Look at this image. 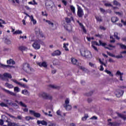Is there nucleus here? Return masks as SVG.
Listing matches in <instances>:
<instances>
[{
    "instance_id": "60",
    "label": "nucleus",
    "mask_w": 126,
    "mask_h": 126,
    "mask_svg": "<svg viewBox=\"0 0 126 126\" xmlns=\"http://www.w3.org/2000/svg\"><path fill=\"white\" fill-rule=\"evenodd\" d=\"M22 110H23V111H24V112H28V108H22Z\"/></svg>"
},
{
    "instance_id": "15",
    "label": "nucleus",
    "mask_w": 126,
    "mask_h": 126,
    "mask_svg": "<svg viewBox=\"0 0 126 126\" xmlns=\"http://www.w3.org/2000/svg\"><path fill=\"white\" fill-rule=\"evenodd\" d=\"M37 64L39 65V66L42 67V66H43V67H47L48 66V64L47 63V62H43L42 63H37Z\"/></svg>"
},
{
    "instance_id": "3",
    "label": "nucleus",
    "mask_w": 126,
    "mask_h": 126,
    "mask_svg": "<svg viewBox=\"0 0 126 126\" xmlns=\"http://www.w3.org/2000/svg\"><path fill=\"white\" fill-rule=\"evenodd\" d=\"M107 44L106 43H103L102 42V41L99 40V43L97 42L96 41H92V47L95 51H98V49H97V47L95 46H102L103 47H105Z\"/></svg>"
},
{
    "instance_id": "35",
    "label": "nucleus",
    "mask_w": 126,
    "mask_h": 126,
    "mask_svg": "<svg viewBox=\"0 0 126 126\" xmlns=\"http://www.w3.org/2000/svg\"><path fill=\"white\" fill-rule=\"evenodd\" d=\"M105 72H106V73H107V74H109L110 76H114V74H113V73H112V72H111L110 71L106 69L105 70Z\"/></svg>"
},
{
    "instance_id": "55",
    "label": "nucleus",
    "mask_w": 126,
    "mask_h": 126,
    "mask_svg": "<svg viewBox=\"0 0 126 126\" xmlns=\"http://www.w3.org/2000/svg\"><path fill=\"white\" fill-rule=\"evenodd\" d=\"M116 14L119 15V16H123V13L119 12H115Z\"/></svg>"
},
{
    "instance_id": "56",
    "label": "nucleus",
    "mask_w": 126,
    "mask_h": 126,
    "mask_svg": "<svg viewBox=\"0 0 126 126\" xmlns=\"http://www.w3.org/2000/svg\"><path fill=\"white\" fill-rule=\"evenodd\" d=\"M81 29H82V30H83V32H84V33L86 34L87 31H86V29H85V28L84 27H83V28H81Z\"/></svg>"
},
{
    "instance_id": "20",
    "label": "nucleus",
    "mask_w": 126,
    "mask_h": 126,
    "mask_svg": "<svg viewBox=\"0 0 126 126\" xmlns=\"http://www.w3.org/2000/svg\"><path fill=\"white\" fill-rule=\"evenodd\" d=\"M61 51H60V50H56L52 54V55L54 56H60V55H61Z\"/></svg>"
},
{
    "instance_id": "6",
    "label": "nucleus",
    "mask_w": 126,
    "mask_h": 126,
    "mask_svg": "<svg viewBox=\"0 0 126 126\" xmlns=\"http://www.w3.org/2000/svg\"><path fill=\"white\" fill-rule=\"evenodd\" d=\"M0 78H1L2 80H6V81H8V79L7 78H12V76H11V74L8 73H5L3 74V75L0 74Z\"/></svg>"
},
{
    "instance_id": "49",
    "label": "nucleus",
    "mask_w": 126,
    "mask_h": 126,
    "mask_svg": "<svg viewBox=\"0 0 126 126\" xmlns=\"http://www.w3.org/2000/svg\"><path fill=\"white\" fill-rule=\"evenodd\" d=\"M8 66H9V65H4L1 63H0V67H3V68H5V67H8Z\"/></svg>"
},
{
    "instance_id": "59",
    "label": "nucleus",
    "mask_w": 126,
    "mask_h": 126,
    "mask_svg": "<svg viewBox=\"0 0 126 126\" xmlns=\"http://www.w3.org/2000/svg\"><path fill=\"white\" fill-rule=\"evenodd\" d=\"M100 10L101 12H102V13H105L106 12V11L105 10V9H104L102 8H100Z\"/></svg>"
},
{
    "instance_id": "63",
    "label": "nucleus",
    "mask_w": 126,
    "mask_h": 126,
    "mask_svg": "<svg viewBox=\"0 0 126 126\" xmlns=\"http://www.w3.org/2000/svg\"><path fill=\"white\" fill-rule=\"evenodd\" d=\"M49 126H57L55 123H50L49 125Z\"/></svg>"
},
{
    "instance_id": "2",
    "label": "nucleus",
    "mask_w": 126,
    "mask_h": 126,
    "mask_svg": "<svg viewBox=\"0 0 126 126\" xmlns=\"http://www.w3.org/2000/svg\"><path fill=\"white\" fill-rule=\"evenodd\" d=\"M81 55L83 57H85L86 59H92V54L91 52L85 48H82L80 50Z\"/></svg>"
},
{
    "instance_id": "31",
    "label": "nucleus",
    "mask_w": 126,
    "mask_h": 126,
    "mask_svg": "<svg viewBox=\"0 0 126 126\" xmlns=\"http://www.w3.org/2000/svg\"><path fill=\"white\" fill-rule=\"evenodd\" d=\"M119 117L121 118V119H123L124 121H126V115L121 114H118Z\"/></svg>"
},
{
    "instance_id": "46",
    "label": "nucleus",
    "mask_w": 126,
    "mask_h": 126,
    "mask_svg": "<svg viewBox=\"0 0 126 126\" xmlns=\"http://www.w3.org/2000/svg\"><path fill=\"white\" fill-rule=\"evenodd\" d=\"M25 119V120H26V121H30V120H34V118H33V117H31L30 116H26Z\"/></svg>"
},
{
    "instance_id": "48",
    "label": "nucleus",
    "mask_w": 126,
    "mask_h": 126,
    "mask_svg": "<svg viewBox=\"0 0 126 126\" xmlns=\"http://www.w3.org/2000/svg\"><path fill=\"white\" fill-rule=\"evenodd\" d=\"M0 106H1V107H8V106H7V103H3V102H1V103H0Z\"/></svg>"
},
{
    "instance_id": "1",
    "label": "nucleus",
    "mask_w": 126,
    "mask_h": 126,
    "mask_svg": "<svg viewBox=\"0 0 126 126\" xmlns=\"http://www.w3.org/2000/svg\"><path fill=\"white\" fill-rule=\"evenodd\" d=\"M22 69L28 74H32L33 72H35V70L30 67V65L28 63H25L23 64Z\"/></svg>"
},
{
    "instance_id": "5",
    "label": "nucleus",
    "mask_w": 126,
    "mask_h": 126,
    "mask_svg": "<svg viewBox=\"0 0 126 126\" xmlns=\"http://www.w3.org/2000/svg\"><path fill=\"white\" fill-rule=\"evenodd\" d=\"M63 107H64L67 111L71 110V105L69 104V98H66L65 100L64 103L63 104Z\"/></svg>"
},
{
    "instance_id": "33",
    "label": "nucleus",
    "mask_w": 126,
    "mask_h": 126,
    "mask_svg": "<svg viewBox=\"0 0 126 126\" xmlns=\"http://www.w3.org/2000/svg\"><path fill=\"white\" fill-rule=\"evenodd\" d=\"M70 8L73 13H75V7L73 5H70Z\"/></svg>"
},
{
    "instance_id": "23",
    "label": "nucleus",
    "mask_w": 126,
    "mask_h": 126,
    "mask_svg": "<svg viewBox=\"0 0 126 126\" xmlns=\"http://www.w3.org/2000/svg\"><path fill=\"white\" fill-rule=\"evenodd\" d=\"M89 65L91 66V67H93V68H97V65H96V64L94 63H93L90 62L89 63Z\"/></svg>"
},
{
    "instance_id": "29",
    "label": "nucleus",
    "mask_w": 126,
    "mask_h": 126,
    "mask_svg": "<svg viewBox=\"0 0 126 126\" xmlns=\"http://www.w3.org/2000/svg\"><path fill=\"white\" fill-rule=\"evenodd\" d=\"M29 4H32V5H37L38 4V3L36 2V0H32V1H30L28 2Z\"/></svg>"
},
{
    "instance_id": "17",
    "label": "nucleus",
    "mask_w": 126,
    "mask_h": 126,
    "mask_svg": "<svg viewBox=\"0 0 126 126\" xmlns=\"http://www.w3.org/2000/svg\"><path fill=\"white\" fill-rule=\"evenodd\" d=\"M124 94V91L123 90H119L117 93H116V95L117 97L118 98H120V97L123 96V94Z\"/></svg>"
},
{
    "instance_id": "58",
    "label": "nucleus",
    "mask_w": 126,
    "mask_h": 126,
    "mask_svg": "<svg viewBox=\"0 0 126 126\" xmlns=\"http://www.w3.org/2000/svg\"><path fill=\"white\" fill-rule=\"evenodd\" d=\"M65 20H66V22H67V23H69V22H70V21H71L70 19H69L68 18H66Z\"/></svg>"
},
{
    "instance_id": "40",
    "label": "nucleus",
    "mask_w": 126,
    "mask_h": 126,
    "mask_svg": "<svg viewBox=\"0 0 126 126\" xmlns=\"http://www.w3.org/2000/svg\"><path fill=\"white\" fill-rule=\"evenodd\" d=\"M88 114H85L84 117L82 118V121H83L84 122L86 121L87 119H88Z\"/></svg>"
},
{
    "instance_id": "50",
    "label": "nucleus",
    "mask_w": 126,
    "mask_h": 126,
    "mask_svg": "<svg viewBox=\"0 0 126 126\" xmlns=\"http://www.w3.org/2000/svg\"><path fill=\"white\" fill-rule=\"evenodd\" d=\"M41 13H42V15H43V16H45L46 17H47V16H48V14L47 13L46 11H42L41 12Z\"/></svg>"
},
{
    "instance_id": "32",
    "label": "nucleus",
    "mask_w": 126,
    "mask_h": 126,
    "mask_svg": "<svg viewBox=\"0 0 126 126\" xmlns=\"http://www.w3.org/2000/svg\"><path fill=\"white\" fill-rule=\"evenodd\" d=\"M45 22L48 23L49 25H50L51 27H54V23L52 22L51 21L49 20H45Z\"/></svg>"
},
{
    "instance_id": "25",
    "label": "nucleus",
    "mask_w": 126,
    "mask_h": 126,
    "mask_svg": "<svg viewBox=\"0 0 126 126\" xmlns=\"http://www.w3.org/2000/svg\"><path fill=\"white\" fill-rule=\"evenodd\" d=\"M5 86L6 87H7L8 88H9L10 89L13 88V85H12V84H9L8 83H6L5 84Z\"/></svg>"
},
{
    "instance_id": "7",
    "label": "nucleus",
    "mask_w": 126,
    "mask_h": 126,
    "mask_svg": "<svg viewBox=\"0 0 126 126\" xmlns=\"http://www.w3.org/2000/svg\"><path fill=\"white\" fill-rule=\"evenodd\" d=\"M41 41L40 39L36 40L34 43L32 44V47L35 50H39L41 48L40 44Z\"/></svg>"
},
{
    "instance_id": "36",
    "label": "nucleus",
    "mask_w": 126,
    "mask_h": 126,
    "mask_svg": "<svg viewBox=\"0 0 126 126\" xmlns=\"http://www.w3.org/2000/svg\"><path fill=\"white\" fill-rule=\"evenodd\" d=\"M14 91L16 93H18V92H20V89H19V88L18 87H15L14 88Z\"/></svg>"
},
{
    "instance_id": "18",
    "label": "nucleus",
    "mask_w": 126,
    "mask_h": 126,
    "mask_svg": "<svg viewBox=\"0 0 126 126\" xmlns=\"http://www.w3.org/2000/svg\"><path fill=\"white\" fill-rule=\"evenodd\" d=\"M64 28L67 30V31H71L72 30V27L70 25H68L67 26H64Z\"/></svg>"
},
{
    "instance_id": "27",
    "label": "nucleus",
    "mask_w": 126,
    "mask_h": 126,
    "mask_svg": "<svg viewBox=\"0 0 126 126\" xmlns=\"http://www.w3.org/2000/svg\"><path fill=\"white\" fill-rule=\"evenodd\" d=\"M8 1H11L13 4L15 5V3H18L19 4L20 1L19 0H8Z\"/></svg>"
},
{
    "instance_id": "14",
    "label": "nucleus",
    "mask_w": 126,
    "mask_h": 126,
    "mask_svg": "<svg viewBox=\"0 0 126 126\" xmlns=\"http://www.w3.org/2000/svg\"><path fill=\"white\" fill-rule=\"evenodd\" d=\"M37 125H42V126H48V123L47 122L43 120V121H40L38 120L37 121Z\"/></svg>"
},
{
    "instance_id": "21",
    "label": "nucleus",
    "mask_w": 126,
    "mask_h": 126,
    "mask_svg": "<svg viewBox=\"0 0 126 126\" xmlns=\"http://www.w3.org/2000/svg\"><path fill=\"white\" fill-rule=\"evenodd\" d=\"M30 19L32 22L33 25L37 24V21L35 19H34V17H33V15H31Z\"/></svg>"
},
{
    "instance_id": "64",
    "label": "nucleus",
    "mask_w": 126,
    "mask_h": 126,
    "mask_svg": "<svg viewBox=\"0 0 126 126\" xmlns=\"http://www.w3.org/2000/svg\"><path fill=\"white\" fill-rule=\"evenodd\" d=\"M121 22L123 23L125 26L126 25V21L125 22L124 20H121Z\"/></svg>"
},
{
    "instance_id": "24",
    "label": "nucleus",
    "mask_w": 126,
    "mask_h": 126,
    "mask_svg": "<svg viewBox=\"0 0 126 126\" xmlns=\"http://www.w3.org/2000/svg\"><path fill=\"white\" fill-rule=\"evenodd\" d=\"M111 21L113 23H115V22H117V21H119V18L117 17H113L111 18Z\"/></svg>"
},
{
    "instance_id": "8",
    "label": "nucleus",
    "mask_w": 126,
    "mask_h": 126,
    "mask_svg": "<svg viewBox=\"0 0 126 126\" xmlns=\"http://www.w3.org/2000/svg\"><path fill=\"white\" fill-rule=\"evenodd\" d=\"M77 16L78 17L81 18L83 17V15H84V12L83 10L79 5H77Z\"/></svg>"
},
{
    "instance_id": "45",
    "label": "nucleus",
    "mask_w": 126,
    "mask_h": 126,
    "mask_svg": "<svg viewBox=\"0 0 126 126\" xmlns=\"http://www.w3.org/2000/svg\"><path fill=\"white\" fill-rule=\"evenodd\" d=\"M22 94H23L24 95L28 94V91L27 90H24L22 91Z\"/></svg>"
},
{
    "instance_id": "43",
    "label": "nucleus",
    "mask_w": 126,
    "mask_h": 126,
    "mask_svg": "<svg viewBox=\"0 0 126 126\" xmlns=\"http://www.w3.org/2000/svg\"><path fill=\"white\" fill-rule=\"evenodd\" d=\"M95 18H96L97 21H98V22H102V17H101V16H96V17H95Z\"/></svg>"
},
{
    "instance_id": "9",
    "label": "nucleus",
    "mask_w": 126,
    "mask_h": 126,
    "mask_svg": "<svg viewBox=\"0 0 126 126\" xmlns=\"http://www.w3.org/2000/svg\"><path fill=\"white\" fill-rule=\"evenodd\" d=\"M11 80L12 81H13V82H14L16 84H17V85H19V86H20L21 87H23V88H29L28 86H27L25 84H22L20 82H18L17 81V80L15 79H12Z\"/></svg>"
},
{
    "instance_id": "12",
    "label": "nucleus",
    "mask_w": 126,
    "mask_h": 126,
    "mask_svg": "<svg viewBox=\"0 0 126 126\" xmlns=\"http://www.w3.org/2000/svg\"><path fill=\"white\" fill-rule=\"evenodd\" d=\"M46 6H51V7H53L54 6V2L51 0H47L45 3Z\"/></svg>"
},
{
    "instance_id": "47",
    "label": "nucleus",
    "mask_w": 126,
    "mask_h": 126,
    "mask_svg": "<svg viewBox=\"0 0 126 126\" xmlns=\"http://www.w3.org/2000/svg\"><path fill=\"white\" fill-rule=\"evenodd\" d=\"M79 68L80 69H81L82 70H83V71H87V69H86L85 67H84V66H79Z\"/></svg>"
},
{
    "instance_id": "13",
    "label": "nucleus",
    "mask_w": 126,
    "mask_h": 126,
    "mask_svg": "<svg viewBox=\"0 0 126 126\" xmlns=\"http://www.w3.org/2000/svg\"><path fill=\"white\" fill-rule=\"evenodd\" d=\"M71 63L72 64H75L76 65H79V62L77 59L75 58H71Z\"/></svg>"
},
{
    "instance_id": "19",
    "label": "nucleus",
    "mask_w": 126,
    "mask_h": 126,
    "mask_svg": "<svg viewBox=\"0 0 126 126\" xmlns=\"http://www.w3.org/2000/svg\"><path fill=\"white\" fill-rule=\"evenodd\" d=\"M16 103H17V104H19L20 106H21V107H24V108H26L27 107V105H26L24 103L22 102V101H20L19 102L18 101L15 100Z\"/></svg>"
},
{
    "instance_id": "4",
    "label": "nucleus",
    "mask_w": 126,
    "mask_h": 126,
    "mask_svg": "<svg viewBox=\"0 0 126 126\" xmlns=\"http://www.w3.org/2000/svg\"><path fill=\"white\" fill-rule=\"evenodd\" d=\"M39 97L43 98V99H46V100H52L53 99L52 95L46 93H41L39 94Z\"/></svg>"
},
{
    "instance_id": "10",
    "label": "nucleus",
    "mask_w": 126,
    "mask_h": 126,
    "mask_svg": "<svg viewBox=\"0 0 126 126\" xmlns=\"http://www.w3.org/2000/svg\"><path fill=\"white\" fill-rule=\"evenodd\" d=\"M112 119H109L108 120V125L110 126H120V124L118 123L117 122H111Z\"/></svg>"
},
{
    "instance_id": "41",
    "label": "nucleus",
    "mask_w": 126,
    "mask_h": 126,
    "mask_svg": "<svg viewBox=\"0 0 126 126\" xmlns=\"http://www.w3.org/2000/svg\"><path fill=\"white\" fill-rule=\"evenodd\" d=\"M35 34H41L40 32V29L39 28H36L35 29Z\"/></svg>"
},
{
    "instance_id": "16",
    "label": "nucleus",
    "mask_w": 126,
    "mask_h": 126,
    "mask_svg": "<svg viewBox=\"0 0 126 126\" xmlns=\"http://www.w3.org/2000/svg\"><path fill=\"white\" fill-rule=\"evenodd\" d=\"M4 91L6 92L7 94H9V95H11L12 96H16V94L9 90H7L5 89H3Z\"/></svg>"
},
{
    "instance_id": "51",
    "label": "nucleus",
    "mask_w": 126,
    "mask_h": 126,
    "mask_svg": "<svg viewBox=\"0 0 126 126\" xmlns=\"http://www.w3.org/2000/svg\"><path fill=\"white\" fill-rule=\"evenodd\" d=\"M42 112L43 113V114H44V115H45V116H49V117H53V115L50 114H48V113L45 112V111H44V110H42Z\"/></svg>"
},
{
    "instance_id": "11",
    "label": "nucleus",
    "mask_w": 126,
    "mask_h": 126,
    "mask_svg": "<svg viewBox=\"0 0 126 126\" xmlns=\"http://www.w3.org/2000/svg\"><path fill=\"white\" fill-rule=\"evenodd\" d=\"M30 113L32 115H33L34 117H35V118H40L41 117V114L40 113H37L33 110H30Z\"/></svg>"
},
{
    "instance_id": "52",
    "label": "nucleus",
    "mask_w": 126,
    "mask_h": 126,
    "mask_svg": "<svg viewBox=\"0 0 126 126\" xmlns=\"http://www.w3.org/2000/svg\"><path fill=\"white\" fill-rule=\"evenodd\" d=\"M114 37L116 38L117 40H119L120 38L119 36H118V32H115L114 33Z\"/></svg>"
},
{
    "instance_id": "54",
    "label": "nucleus",
    "mask_w": 126,
    "mask_h": 126,
    "mask_svg": "<svg viewBox=\"0 0 126 126\" xmlns=\"http://www.w3.org/2000/svg\"><path fill=\"white\" fill-rule=\"evenodd\" d=\"M116 59H122V58H123V55H122V54L120 55H117L115 56V57Z\"/></svg>"
},
{
    "instance_id": "44",
    "label": "nucleus",
    "mask_w": 126,
    "mask_h": 126,
    "mask_svg": "<svg viewBox=\"0 0 126 126\" xmlns=\"http://www.w3.org/2000/svg\"><path fill=\"white\" fill-rule=\"evenodd\" d=\"M90 120L91 121H96V120H98V117L97 116H94L92 117Z\"/></svg>"
},
{
    "instance_id": "53",
    "label": "nucleus",
    "mask_w": 126,
    "mask_h": 126,
    "mask_svg": "<svg viewBox=\"0 0 126 126\" xmlns=\"http://www.w3.org/2000/svg\"><path fill=\"white\" fill-rule=\"evenodd\" d=\"M110 38L111 39V40H110V43H115V39H114V38H113V36H110Z\"/></svg>"
},
{
    "instance_id": "61",
    "label": "nucleus",
    "mask_w": 126,
    "mask_h": 126,
    "mask_svg": "<svg viewBox=\"0 0 126 126\" xmlns=\"http://www.w3.org/2000/svg\"><path fill=\"white\" fill-rule=\"evenodd\" d=\"M99 28L101 30H103L104 31V30H106V28L103 27V26H100Z\"/></svg>"
},
{
    "instance_id": "34",
    "label": "nucleus",
    "mask_w": 126,
    "mask_h": 126,
    "mask_svg": "<svg viewBox=\"0 0 126 126\" xmlns=\"http://www.w3.org/2000/svg\"><path fill=\"white\" fill-rule=\"evenodd\" d=\"M115 75H116V76H121L122 75H124V73H122L121 71L118 70L117 71Z\"/></svg>"
},
{
    "instance_id": "37",
    "label": "nucleus",
    "mask_w": 126,
    "mask_h": 126,
    "mask_svg": "<svg viewBox=\"0 0 126 126\" xmlns=\"http://www.w3.org/2000/svg\"><path fill=\"white\" fill-rule=\"evenodd\" d=\"M117 45H119L121 49H124V50H126V46L122 44V43H117Z\"/></svg>"
},
{
    "instance_id": "26",
    "label": "nucleus",
    "mask_w": 126,
    "mask_h": 126,
    "mask_svg": "<svg viewBox=\"0 0 126 126\" xmlns=\"http://www.w3.org/2000/svg\"><path fill=\"white\" fill-rule=\"evenodd\" d=\"M19 49L20 50V51H27V47L24 46H19Z\"/></svg>"
},
{
    "instance_id": "57",
    "label": "nucleus",
    "mask_w": 126,
    "mask_h": 126,
    "mask_svg": "<svg viewBox=\"0 0 126 126\" xmlns=\"http://www.w3.org/2000/svg\"><path fill=\"white\" fill-rule=\"evenodd\" d=\"M6 44H8V45H9V44H11V41L9 39H6Z\"/></svg>"
},
{
    "instance_id": "38",
    "label": "nucleus",
    "mask_w": 126,
    "mask_h": 126,
    "mask_svg": "<svg viewBox=\"0 0 126 126\" xmlns=\"http://www.w3.org/2000/svg\"><path fill=\"white\" fill-rule=\"evenodd\" d=\"M113 4L114 5H117V6H121V3L120 2H118V1L114 0L113 1Z\"/></svg>"
},
{
    "instance_id": "30",
    "label": "nucleus",
    "mask_w": 126,
    "mask_h": 126,
    "mask_svg": "<svg viewBox=\"0 0 126 126\" xmlns=\"http://www.w3.org/2000/svg\"><path fill=\"white\" fill-rule=\"evenodd\" d=\"M7 63L8 64H15V62L13 61L12 59H10L9 60L7 61Z\"/></svg>"
},
{
    "instance_id": "62",
    "label": "nucleus",
    "mask_w": 126,
    "mask_h": 126,
    "mask_svg": "<svg viewBox=\"0 0 126 126\" xmlns=\"http://www.w3.org/2000/svg\"><path fill=\"white\" fill-rule=\"evenodd\" d=\"M105 6H112V4H111V3H105Z\"/></svg>"
},
{
    "instance_id": "39",
    "label": "nucleus",
    "mask_w": 126,
    "mask_h": 126,
    "mask_svg": "<svg viewBox=\"0 0 126 126\" xmlns=\"http://www.w3.org/2000/svg\"><path fill=\"white\" fill-rule=\"evenodd\" d=\"M13 34L14 35H15V34H22V31H20V30H17V31H16L15 32H14L13 33Z\"/></svg>"
},
{
    "instance_id": "28",
    "label": "nucleus",
    "mask_w": 126,
    "mask_h": 126,
    "mask_svg": "<svg viewBox=\"0 0 126 126\" xmlns=\"http://www.w3.org/2000/svg\"><path fill=\"white\" fill-rule=\"evenodd\" d=\"M2 24H6V23H5V22H4L3 20L0 19V27H1V28H3L4 26L2 25Z\"/></svg>"
},
{
    "instance_id": "22",
    "label": "nucleus",
    "mask_w": 126,
    "mask_h": 126,
    "mask_svg": "<svg viewBox=\"0 0 126 126\" xmlns=\"http://www.w3.org/2000/svg\"><path fill=\"white\" fill-rule=\"evenodd\" d=\"M8 126H19V124H16V123L8 122Z\"/></svg>"
},
{
    "instance_id": "42",
    "label": "nucleus",
    "mask_w": 126,
    "mask_h": 126,
    "mask_svg": "<svg viewBox=\"0 0 126 126\" xmlns=\"http://www.w3.org/2000/svg\"><path fill=\"white\" fill-rule=\"evenodd\" d=\"M67 46H68V43H64L63 44V48L65 51H68V48H67Z\"/></svg>"
}]
</instances>
